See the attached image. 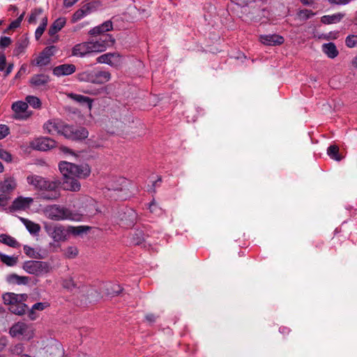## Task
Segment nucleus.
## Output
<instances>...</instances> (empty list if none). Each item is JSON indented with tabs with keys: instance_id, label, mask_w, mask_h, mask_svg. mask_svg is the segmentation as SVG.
<instances>
[{
	"instance_id": "obj_1",
	"label": "nucleus",
	"mask_w": 357,
	"mask_h": 357,
	"mask_svg": "<svg viewBox=\"0 0 357 357\" xmlns=\"http://www.w3.org/2000/svg\"><path fill=\"white\" fill-rule=\"evenodd\" d=\"M26 182L33 190L38 192L41 199L54 201L61 196L59 187L61 183L59 179L50 180L40 175L31 174L26 176Z\"/></svg>"
},
{
	"instance_id": "obj_2",
	"label": "nucleus",
	"mask_w": 357,
	"mask_h": 357,
	"mask_svg": "<svg viewBox=\"0 0 357 357\" xmlns=\"http://www.w3.org/2000/svg\"><path fill=\"white\" fill-rule=\"evenodd\" d=\"M63 178L77 177L84 178L89 176L91 170L88 165H77L66 161L61 162L59 165Z\"/></svg>"
},
{
	"instance_id": "obj_3",
	"label": "nucleus",
	"mask_w": 357,
	"mask_h": 357,
	"mask_svg": "<svg viewBox=\"0 0 357 357\" xmlns=\"http://www.w3.org/2000/svg\"><path fill=\"white\" fill-rule=\"evenodd\" d=\"M28 298L26 294H16L6 293L3 295V300L6 305H9V310L15 314H23L29 309L23 302Z\"/></svg>"
},
{
	"instance_id": "obj_4",
	"label": "nucleus",
	"mask_w": 357,
	"mask_h": 357,
	"mask_svg": "<svg viewBox=\"0 0 357 357\" xmlns=\"http://www.w3.org/2000/svg\"><path fill=\"white\" fill-rule=\"evenodd\" d=\"M43 212L47 218L52 220H76V214L68 208L56 204L46 206Z\"/></svg>"
},
{
	"instance_id": "obj_5",
	"label": "nucleus",
	"mask_w": 357,
	"mask_h": 357,
	"mask_svg": "<svg viewBox=\"0 0 357 357\" xmlns=\"http://www.w3.org/2000/svg\"><path fill=\"white\" fill-rule=\"evenodd\" d=\"M77 79L80 82L102 84L110 80L111 74L105 70H86L79 73L77 75Z\"/></svg>"
},
{
	"instance_id": "obj_6",
	"label": "nucleus",
	"mask_w": 357,
	"mask_h": 357,
	"mask_svg": "<svg viewBox=\"0 0 357 357\" xmlns=\"http://www.w3.org/2000/svg\"><path fill=\"white\" fill-rule=\"evenodd\" d=\"M9 333L13 337L25 340H29L34 336L33 327L24 322L20 321L10 328Z\"/></svg>"
},
{
	"instance_id": "obj_7",
	"label": "nucleus",
	"mask_w": 357,
	"mask_h": 357,
	"mask_svg": "<svg viewBox=\"0 0 357 357\" xmlns=\"http://www.w3.org/2000/svg\"><path fill=\"white\" fill-rule=\"evenodd\" d=\"M23 269L29 274L40 275L50 271L47 262L40 261H28L24 263Z\"/></svg>"
},
{
	"instance_id": "obj_8",
	"label": "nucleus",
	"mask_w": 357,
	"mask_h": 357,
	"mask_svg": "<svg viewBox=\"0 0 357 357\" xmlns=\"http://www.w3.org/2000/svg\"><path fill=\"white\" fill-rule=\"evenodd\" d=\"M44 228L55 242L65 241L68 238V230L62 225H45Z\"/></svg>"
},
{
	"instance_id": "obj_9",
	"label": "nucleus",
	"mask_w": 357,
	"mask_h": 357,
	"mask_svg": "<svg viewBox=\"0 0 357 357\" xmlns=\"http://www.w3.org/2000/svg\"><path fill=\"white\" fill-rule=\"evenodd\" d=\"M11 108L14 112L13 118L17 120H26L32 114V112L28 111L26 102L16 101L12 104Z\"/></svg>"
},
{
	"instance_id": "obj_10",
	"label": "nucleus",
	"mask_w": 357,
	"mask_h": 357,
	"mask_svg": "<svg viewBox=\"0 0 357 357\" xmlns=\"http://www.w3.org/2000/svg\"><path fill=\"white\" fill-rule=\"evenodd\" d=\"M89 135L88 130L83 127L74 128L68 126L64 130V136L73 140H81L86 139Z\"/></svg>"
},
{
	"instance_id": "obj_11",
	"label": "nucleus",
	"mask_w": 357,
	"mask_h": 357,
	"mask_svg": "<svg viewBox=\"0 0 357 357\" xmlns=\"http://www.w3.org/2000/svg\"><path fill=\"white\" fill-rule=\"evenodd\" d=\"M67 125L59 119H51L43 125L44 130L50 135L61 134L64 135Z\"/></svg>"
},
{
	"instance_id": "obj_12",
	"label": "nucleus",
	"mask_w": 357,
	"mask_h": 357,
	"mask_svg": "<svg viewBox=\"0 0 357 357\" xmlns=\"http://www.w3.org/2000/svg\"><path fill=\"white\" fill-rule=\"evenodd\" d=\"M96 61L98 63H106L114 68H119L122 63L121 56L116 52L102 54Z\"/></svg>"
},
{
	"instance_id": "obj_13",
	"label": "nucleus",
	"mask_w": 357,
	"mask_h": 357,
	"mask_svg": "<svg viewBox=\"0 0 357 357\" xmlns=\"http://www.w3.org/2000/svg\"><path fill=\"white\" fill-rule=\"evenodd\" d=\"M113 43L114 40H112L109 35L103 34L99 40L90 41L89 45L90 47L93 49L91 50L92 52H100L105 51L107 47L112 45Z\"/></svg>"
},
{
	"instance_id": "obj_14",
	"label": "nucleus",
	"mask_w": 357,
	"mask_h": 357,
	"mask_svg": "<svg viewBox=\"0 0 357 357\" xmlns=\"http://www.w3.org/2000/svg\"><path fill=\"white\" fill-rule=\"evenodd\" d=\"M31 145L35 149L45 151L55 147L56 142L50 137H40L33 139Z\"/></svg>"
},
{
	"instance_id": "obj_15",
	"label": "nucleus",
	"mask_w": 357,
	"mask_h": 357,
	"mask_svg": "<svg viewBox=\"0 0 357 357\" xmlns=\"http://www.w3.org/2000/svg\"><path fill=\"white\" fill-rule=\"evenodd\" d=\"M95 2H89L84 4L79 9L74 13L72 16L71 22L75 23L96 10Z\"/></svg>"
},
{
	"instance_id": "obj_16",
	"label": "nucleus",
	"mask_w": 357,
	"mask_h": 357,
	"mask_svg": "<svg viewBox=\"0 0 357 357\" xmlns=\"http://www.w3.org/2000/svg\"><path fill=\"white\" fill-rule=\"evenodd\" d=\"M76 71V66L72 63H64L54 67L52 73L56 77L68 76Z\"/></svg>"
},
{
	"instance_id": "obj_17",
	"label": "nucleus",
	"mask_w": 357,
	"mask_h": 357,
	"mask_svg": "<svg viewBox=\"0 0 357 357\" xmlns=\"http://www.w3.org/2000/svg\"><path fill=\"white\" fill-rule=\"evenodd\" d=\"M50 81V78L49 75L45 74H36L31 77L29 84L31 87L41 89L45 87Z\"/></svg>"
},
{
	"instance_id": "obj_18",
	"label": "nucleus",
	"mask_w": 357,
	"mask_h": 357,
	"mask_svg": "<svg viewBox=\"0 0 357 357\" xmlns=\"http://www.w3.org/2000/svg\"><path fill=\"white\" fill-rule=\"evenodd\" d=\"M259 40L265 45H282L284 40V38L278 34L261 35Z\"/></svg>"
},
{
	"instance_id": "obj_19",
	"label": "nucleus",
	"mask_w": 357,
	"mask_h": 357,
	"mask_svg": "<svg viewBox=\"0 0 357 357\" xmlns=\"http://www.w3.org/2000/svg\"><path fill=\"white\" fill-rule=\"evenodd\" d=\"M46 357H63V351L60 343L54 342L45 347Z\"/></svg>"
},
{
	"instance_id": "obj_20",
	"label": "nucleus",
	"mask_w": 357,
	"mask_h": 357,
	"mask_svg": "<svg viewBox=\"0 0 357 357\" xmlns=\"http://www.w3.org/2000/svg\"><path fill=\"white\" fill-rule=\"evenodd\" d=\"M89 42L75 45L72 50V55L77 57H83L88 54L92 53Z\"/></svg>"
},
{
	"instance_id": "obj_21",
	"label": "nucleus",
	"mask_w": 357,
	"mask_h": 357,
	"mask_svg": "<svg viewBox=\"0 0 357 357\" xmlns=\"http://www.w3.org/2000/svg\"><path fill=\"white\" fill-rule=\"evenodd\" d=\"M33 202V199L31 197H19L13 202V208L16 210H25L29 208Z\"/></svg>"
},
{
	"instance_id": "obj_22",
	"label": "nucleus",
	"mask_w": 357,
	"mask_h": 357,
	"mask_svg": "<svg viewBox=\"0 0 357 357\" xmlns=\"http://www.w3.org/2000/svg\"><path fill=\"white\" fill-rule=\"evenodd\" d=\"M77 177L63 178V189L72 192H78L81 189V184Z\"/></svg>"
},
{
	"instance_id": "obj_23",
	"label": "nucleus",
	"mask_w": 357,
	"mask_h": 357,
	"mask_svg": "<svg viewBox=\"0 0 357 357\" xmlns=\"http://www.w3.org/2000/svg\"><path fill=\"white\" fill-rule=\"evenodd\" d=\"M17 186V183L14 177L8 176L5 178L0 185V190L3 193H9L13 191Z\"/></svg>"
},
{
	"instance_id": "obj_24",
	"label": "nucleus",
	"mask_w": 357,
	"mask_h": 357,
	"mask_svg": "<svg viewBox=\"0 0 357 357\" xmlns=\"http://www.w3.org/2000/svg\"><path fill=\"white\" fill-rule=\"evenodd\" d=\"M121 220L124 226L128 227H132L136 220V213L132 209H126L123 212Z\"/></svg>"
},
{
	"instance_id": "obj_25",
	"label": "nucleus",
	"mask_w": 357,
	"mask_h": 357,
	"mask_svg": "<svg viewBox=\"0 0 357 357\" xmlns=\"http://www.w3.org/2000/svg\"><path fill=\"white\" fill-rule=\"evenodd\" d=\"M66 22V20L64 17H59L56 20L48 30L49 35H54V33H56L64 26Z\"/></svg>"
},
{
	"instance_id": "obj_26",
	"label": "nucleus",
	"mask_w": 357,
	"mask_h": 357,
	"mask_svg": "<svg viewBox=\"0 0 357 357\" xmlns=\"http://www.w3.org/2000/svg\"><path fill=\"white\" fill-rule=\"evenodd\" d=\"M50 61L51 59L48 56L40 52L36 58L31 61V64L38 67H43L47 66Z\"/></svg>"
},
{
	"instance_id": "obj_27",
	"label": "nucleus",
	"mask_w": 357,
	"mask_h": 357,
	"mask_svg": "<svg viewBox=\"0 0 357 357\" xmlns=\"http://www.w3.org/2000/svg\"><path fill=\"white\" fill-rule=\"evenodd\" d=\"M21 221L31 234H37L40 231V226L38 224L23 218Z\"/></svg>"
},
{
	"instance_id": "obj_28",
	"label": "nucleus",
	"mask_w": 357,
	"mask_h": 357,
	"mask_svg": "<svg viewBox=\"0 0 357 357\" xmlns=\"http://www.w3.org/2000/svg\"><path fill=\"white\" fill-rule=\"evenodd\" d=\"M322 47L324 52L331 59H334L338 55L336 46L333 43L324 44Z\"/></svg>"
},
{
	"instance_id": "obj_29",
	"label": "nucleus",
	"mask_w": 357,
	"mask_h": 357,
	"mask_svg": "<svg viewBox=\"0 0 357 357\" xmlns=\"http://www.w3.org/2000/svg\"><path fill=\"white\" fill-rule=\"evenodd\" d=\"M61 286L65 289L72 291L75 289L78 288V285L77 282L75 281L74 278L72 276H68L65 278H63L61 280Z\"/></svg>"
},
{
	"instance_id": "obj_30",
	"label": "nucleus",
	"mask_w": 357,
	"mask_h": 357,
	"mask_svg": "<svg viewBox=\"0 0 357 357\" xmlns=\"http://www.w3.org/2000/svg\"><path fill=\"white\" fill-rule=\"evenodd\" d=\"M7 281L11 284H26L29 282V278L20 276L17 274H10L7 277Z\"/></svg>"
},
{
	"instance_id": "obj_31",
	"label": "nucleus",
	"mask_w": 357,
	"mask_h": 357,
	"mask_svg": "<svg viewBox=\"0 0 357 357\" xmlns=\"http://www.w3.org/2000/svg\"><path fill=\"white\" fill-rule=\"evenodd\" d=\"M28 45L29 41L26 39H22L17 41L13 50V54L18 56L24 53Z\"/></svg>"
},
{
	"instance_id": "obj_32",
	"label": "nucleus",
	"mask_w": 357,
	"mask_h": 357,
	"mask_svg": "<svg viewBox=\"0 0 357 357\" xmlns=\"http://www.w3.org/2000/svg\"><path fill=\"white\" fill-rule=\"evenodd\" d=\"M68 96L72 100L82 103V104H86L89 105V107H91L92 100L90 98L84 96L82 95L79 94H75V93H69L68 94Z\"/></svg>"
},
{
	"instance_id": "obj_33",
	"label": "nucleus",
	"mask_w": 357,
	"mask_h": 357,
	"mask_svg": "<svg viewBox=\"0 0 357 357\" xmlns=\"http://www.w3.org/2000/svg\"><path fill=\"white\" fill-rule=\"evenodd\" d=\"M343 16L344 15L341 13H337L332 15H324L321 17V21L322 23L326 24L337 23L342 20Z\"/></svg>"
},
{
	"instance_id": "obj_34",
	"label": "nucleus",
	"mask_w": 357,
	"mask_h": 357,
	"mask_svg": "<svg viewBox=\"0 0 357 357\" xmlns=\"http://www.w3.org/2000/svg\"><path fill=\"white\" fill-rule=\"evenodd\" d=\"M0 242L12 248L20 247V243L13 237L7 234L0 235Z\"/></svg>"
},
{
	"instance_id": "obj_35",
	"label": "nucleus",
	"mask_w": 357,
	"mask_h": 357,
	"mask_svg": "<svg viewBox=\"0 0 357 357\" xmlns=\"http://www.w3.org/2000/svg\"><path fill=\"white\" fill-rule=\"evenodd\" d=\"M327 153L331 158L337 161L342 159V157L339 154V147L336 145H331L328 148Z\"/></svg>"
},
{
	"instance_id": "obj_36",
	"label": "nucleus",
	"mask_w": 357,
	"mask_h": 357,
	"mask_svg": "<svg viewBox=\"0 0 357 357\" xmlns=\"http://www.w3.org/2000/svg\"><path fill=\"white\" fill-rule=\"evenodd\" d=\"M1 261L9 266H15L17 262V257L13 256H8L0 253Z\"/></svg>"
},
{
	"instance_id": "obj_37",
	"label": "nucleus",
	"mask_w": 357,
	"mask_h": 357,
	"mask_svg": "<svg viewBox=\"0 0 357 357\" xmlns=\"http://www.w3.org/2000/svg\"><path fill=\"white\" fill-rule=\"evenodd\" d=\"M88 227L84 226H79V227H68L67 228L68 230V235L69 234H72L75 236L80 235L81 234H83L84 232H86L89 230Z\"/></svg>"
},
{
	"instance_id": "obj_38",
	"label": "nucleus",
	"mask_w": 357,
	"mask_h": 357,
	"mask_svg": "<svg viewBox=\"0 0 357 357\" xmlns=\"http://www.w3.org/2000/svg\"><path fill=\"white\" fill-rule=\"evenodd\" d=\"M26 102H27V105L29 104L34 109H39L41 107L40 100L36 96H28L26 98Z\"/></svg>"
},
{
	"instance_id": "obj_39",
	"label": "nucleus",
	"mask_w": 357,
	"mask_h": 357,
	"mask_svg": "<svg viewBox=\"0 0 357 357\" xmlns=\"http://www.w3.org/2000/svg\"><path fill=\"white\" fill-rule=\"evenodd\" d=\"M49 305H50L49 303L47 302L35 303L32 306L31 311H30V317L31 318V319H34V317H33L31 315L33 314V312L35 310L42 311V310H45V308H47V307H49Z\"/></svg>"
},
{
	"instance_id": "obj_40",
	"label": "nucleus",
	"mask_w": 357,
	"mask_h": 357,
	"mask_svg": "<svg viewBox=\"0 0 357 357\" xmlns=\"http://www.w3.org/2000/svg\"><path fill=\"white\" fill-rule=\"evenodd\" d=\"M43 12V10L40 8H35L31 11V13L28 19V22L30 24H35L37 21V17L40 15Z\"/></svg>"
},
{
	"instance_id": "obj_41",
	"label": "nucleus",
	"mask_w": 357,
	"mask_h": 357,
	"mask_svg": "<svg viewBox=\"0 0 357 357\" xmlns=\"http://www.w3.org/2000/svg\"><path fill=\"white\" fill-rule=\"evenodd\" d=\"M314 15V13L312 10L307 9L301 10L298 13V17L302 20H306Z\"/></svg>"
},
{
	"instance_id": "obj_42",
	"label": "nucleus",
	"mask_w": 357,
	"mask_h": 357,
	"mask_svg": "<svg viewBox=\"0 0 357 357\" xmlns=\"http://www.w3.org/2000/svg\"><path fill=\"white\" fill-rule=\"evenodd\" d=\"M56 51L57 48L56 46L50 45L46 47L41 52L51 59V57L54 55Z\"/></svg>"
},
{
	"instance_id": "obj_43",
	"label": "nucleus",
	"mask_w": 357,
	"mask_h": 357,
	"mask_svg": "<svg viewBox=\"0 0 357 357\" xmlns=\"http://www.w3.org/2000/svg\"><path fill=\"white\" fill-rule=\"evenodd\" d=\"M346 45L349 47H354L357 45V36H349L345 40Z\"/></svg>"
},
{
	"instance_id": "obj_44",
	"label": "nucleus",
	"mask_w": 357,
	"mask_h": 357,
	"mask_svg": "<svg viewBox=\"0 0 357 357\" xmlns=\"http://www.w3.org/2000/svg\"><path fill=\"white\" fill-rule=\"evenodd\" d=\"M78 254V250L75 247H68L66 251V256L68 258H75Z\"/></svg>"
},
{
	"instance_id": "obj_45",
	"label": "nucleus",
	"mask_w": 357,
	"mask_h": 357,
	"mask_svg": "<svg viewBox=\"0 0 357 357\" xmlns=\"http://www.w3.org/2000/svg\"><path fill=\"white\" fill-rule=\"evenodd\" d=\"M0 158L6 162H10L12 160V155L8 151L0 148Z\"/></svg>"
},
{
	"instance_id": "obj_46",
	"label": "nucleus",
	"mask_w": 357,
	"mask_h": 357,
	"mask_svg": "<svg viewBox=\"0 0 357 357\" xmlns=\"http://www.w3.org/2000/svg\"><path fill=\"white\" fill-rule=\"evenodd\" d=\"M11 353L14 355H20L24 351V346L22 344H17L11 348Z\"/></svg>"
},
{
	"instance_id": "obj_47",
	"label": "nucleus",
	"mask_w": 357,
	"mask_h": 357,
	"mask_svg": "<svg viewBox=\"0 0 357 357\" xmlns=\"http://www.w3.org/2000/svg\"><path fill=\"white\" fill-rule=\"evenodd\" d=\"M11 39L9 37L7 36H2L0 38V47L1 48H6L8 47L11 44Z\"/></svg>"
},
{
	"instance_id": "obj_48",
	"label": "nucleus",
	"mask_w": 357,
	"mask_h": 357,
	"mask_svg": "<svg viewBox=\"0 0 357 357\" xmlns=\"http://www.w3.org/2000/svg\"><path fill=\"white\" fill-rule=\"evenodd\" d=\"M10 133V129L6 125H0V139L5 138Z\"/></svg>"
},
{
	"instance_id": "obj_49",
	"label": "nucleus",
	"mask_w": 357,
	"mask_h": 357,
	"mask_svg": "<svg viewBox=\"0 0 357 357\" xmlns=\"http://www.w3.org/2000/svg\"><path fill=\"white\" fill-rule=\"evenodd\" d=\"M144 241V238L141 234V233H136L133 235L132 237V243L135 245H139Z\"/></svg>"
},
{
	"instance_id": "obj_50",
	"label": "nucleus",
	"mask_w": 357,
	"mask_h": 357,
	"mask_svg": "<svg viewBox=\"0 0 357 357\" xmlns=\"http://www.w3.org/2000/svg\"><path fill=\"white\" fill-rule=\"evenodd\" d=\"M6 65V58L4 53H0V71L5 69Z\"/></svg>"
},
{
	"instance_id": "obj_51",
	"label": "nucleus",
	"mask_w": 357,
	"mask_h": 357,
	"mask_svg": "<svg viewBox=\"0 0 357 357\" xmlns=\"http://www.w3.org/2000/svg\"><path fill=\"white\" fill-rule=\"evenodd\" d=\"M102 30L107 32L112 29V23L110 21H107L100 25Z\"/></svg>"
},
{
	"instance_id": "obj_52",
	"label": "nucleus",
	"mask_w": 357,
	"mask_h": 357,
	"mask_svg": "<svg viewBox=\"0 0 357 357\" xmlns=\"http://www.w3.org/2000/svg\"><path fill=\"white\" fill-rule=\"evenodd\" d=\"M59 40V36L56 35V33H54V35H50V38L47 40L46 43L47 45H51L55 43H57Z\"/></svg>"
},
{
	"instance_id": "obj_53",
	"label": "nucleus",
	"mask_w": 357,
	"mask_h": 357,
	"mask_svg": "<svg viewBox=\"0 0 357 357\" xmlns=\"http://www.w3.org/2000/svg\"><path fill=\"white\" fill-rule=\"evenodd\" d=\"M46 28L45 27H43L41 26H39L36 30V32H35V38L36 39L38 40L40 38V37L42 36V35L43 34Z\"/></svg>"
},
{
	"instance_id": "obj_54",
	"label": "nucleus",
	"mask_w": 357,
	"mask_h": 357,
	"mask_svg": "<svg viewBox=\"0 0 357 357\" xmlns=\"http://www.w3.org/2000/svg\"><path fill=\"white\" fill-rule=\"evenodd\" d=\"M102 33H104V31L102 30L100 25L94 27L89 31V33L93 36L101 34Z\"/></svg>"
},
{
	"instance_id": "obj_55",
	"label": "nucleus",
	"mask_w": 357,
	"mask_h": 357,
	"mask_svg": "<svg viewBox=\"0 0 357 357\" xmlns=\"http://www.w3.org/2000/svg\"><path fill=\"white\" fill-rule=\"evenodd\" d=\"M121 291V289L120 287L117 284H115L112 287V291L108 292V294L112 295V296H116Z\"/></svg>"
},
{
	"instance_id": "obj_56",
	"label": "nucleus",
	"mask_w": 357,
	"mask_h": 357,
	"mask_svg": "<svg viewBox=\"0 0 357 357\" xmlns=\"http://www.w3.org/2000/svg\"><path fill=\"white\" fill-rule=\"evenodd\" d=\"M146 321L149 323H154L156 321V319L158 318V316H156L154 314H148L145 317Z\"/></svg>"
},
{
	"instance_id": "obj_57",
	"label": "nucleus",
	"mask_w": 357,
	"mask_h": 357,
	"mask_svg": "<svg viewBox=\"0 0 357 357\" xmlns=\"http://www.w3.org/2000/svg\"><path fill=\"white\" fill-rule=\"evenodd\" d=\"M24 252L30 256V257H32L33 255V252H34V250L33 248H31V247L29 246H27V245H24Z\"/></svg>"
},
{
	"instance_id": "obj_58",
	"label": "nucleus",
	"mask_w": 357,
	"mask_h": 357,
	"mask_svg": "<svg viewBox=\"0 0 357 357\" xmlns=\"http://www.w3.org/2000/svg\"><path fill=\"white\" fill-rule=\"evenodd\" d=\"M149 209L151 213H157L158 206L157 203L154 200L151 202Z\"/></svg>"
},
{
	"instance_id": "obj_59",
	"label": "nucleus",
	"mask_w": 357,
	"mask_h": 357,
	"mask_svg": "<svg viewBox=\"0 0 357 357\" xmlns=\"http://www.w3.org/2000/svg\"><path fill=\"white\" fill-rule=\"evenodd\" d=\"M20 24H20V23H19L16 20H15L13 21V22L10 24V25H9V26H8V30H13V29H16V28H18V27L20 26Z\"/></svg>"
},
{
	"instance_id": "obj_60",
	"label": "nucleus",
	"mask_w": 357,
	"mask_h": 357,
	"mask_svg": "<svg viewBox=\"0 0 357 357\" xmlns=\"http://www.w3.org/2000/svg\"><path fill=\"white\" fill-rule=\"evenodd\" d=\"M79 0H63V5L66 7H71Z\"/></svg>"
},
{
	"instance_id": "obj_61",
	"label": "nucleus",
	"mask_w": 357,
	"mask_h": 357,
	"mask_svg": "<svg viewBox=\"0 0 357 357\" xmlns=\"http://www.w3.org/2000/svg\"><path fill=\"white\" fill-rule=\"evenodd\" d=\"M13 67H14V65L13 63H9L6 69V71H5V76H7L13 70Z\"/></svg>"
},
{
	"instance_id": "obj_62",
	"label": "nucleus",
	"mask_w": 357,
	"mask_h": 357,
	"mask_svg": "<svg viewBox=\"0 0 357 357\" xmlns=\"http://www.w3.org/2000/svg\"><path fill=\"white\" fill-rule=\"evenodd\" d=\"M236 1V3L240 6H245L248 3L252 2L253 0H235Z\"/></svg>"
},
{
	"instance_id": "obj_63",
	"label": "nucleus",
	"mask_w": 357,
	"mask_h": 357,
	"mask_svg": "<svg viewBox=\"0 0 357 357\" xmlns=\"http://www.w3.org/2000/svg\"><path fill=\"white\" fill-rule=\"evenodd\" d=\"M47 24V17H44L42 19V21H41V23H40V26L46 28Z\"/></svg>"
},
{
	"instance_id": "obj_64",
	"label": "nucleus",
	"mask_w": 357,
	"mask_h": 357,
	"mask_svg": "<svg viewBox=\"0 0 357 357\" xmlns=\"http://www.w3.org/2000/svg\"><path fill=\"white\" fill-rule=\"evenodd\" d=\"M6 201V197L5 195H0V205L4 204Z\"/></svg>"
}]
</instances>
